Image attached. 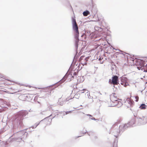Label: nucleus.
Listing matches in <instances>:
<instances>
[{
  "instance_id": "42",
  "label": "nucleus",
  "mask_w": 147,
  "mask_h": 147,
  "mask_svg": "<svg viewBox=\"0 0 147 147\" xmlns=\"http://www.w3.org/2000/svg\"><path fill=\"white\" fill-rule=\"evenodd\" d=\"M97 138V136H95V139H96Z\"/></svg>"
},
{
  "instance_id": "9",
  "label": "nucleus",
  "mask_w": 147,
  "mask_h": 147,
  "mask_svg": "<svg viewBox=\"0 0 147 147\" xmlns=\"http://www.w3.org/2000/svg\"><path fill=\"white\" fill-rule=\"evenodd\" d=\"M127 80L128 79L126 77H122L121 79V84L125 87L129 85L128 83L127 82Z\"/></svg>"
},
{
  "instance_id": "22",
  "label": "nucleus",
  "mask_w": 147,
  "mask_h": 147,
  "mask_svg": "<svg viewBox=\"0 0 147 147\" xmlns=\"http://www.w3.org/2000/svg\"><path fill=\"white\" fill-rule=\"evenodd\" d=\"M73 110H71V111H66V112H65L64 111V112H65V114L66 115H67L69 113H71L73 111Z\"/></svg>"
},
{
  "instance_id": "6",
  "label": "nucleus",
  "mask_w": 147,
  "mask_h": 147,
  "mask_svg": "<svg viewBox=\"0 0 147 147\" xmlns=\"http://www.w3.org/2000/svg\"><path fill=\"white\" fill-rule=\"evenodd\" d=\"M72 24L73 30L74 32V36L79 35L78 28L75 18H72Z\"/></svg>"
},
{
  "instance_id": "14",
  "label": "nucleus",
  "mask_w": 147,
  "mask_h": 147,
  "mask_svg": "<svg viewBox=\"0 0 147 147\" xmlns=\"http://www.w3.org/2000/svg\"><path fill=\"white\" fill-rule=\"evenodd\" d=\"M81 132L83 134H85L86 133H87L88 135L89 136H90L91 135H93V132L92 131H89L88 132L86 130H85V131H81Z\"/></svg>"
},
{
  "instance_id": "45",
  "label": "nucleus",
  "mask_w": 147,
  "mask_h": 147,
  "mask_svg": "<svg viewBox=\"0 0 147 147\" xmlns=\"http://www.w3.org/2000/svg\"><path fill=\"white\" fill-rule=\"evenodd\" d=\"M107 37V35H105V37Z\"/></svg>"
},
{
  "instance_id": "4",
  "label": "nucleus",
  "mask_w": 147,
  "mask_h": 147,
  "mask_svg": "<svg viewBox=\"0 0 147 147\" xmlns=\"http://www.w3.org/2000/svg\"><path fill=\"white\" fill-rule=\"evenodd\" d=\"M136 61L137 68L139 70H144V72H147V63L145 65L146 63L143 60L137 59Z\"/></svg>"
},
{
  "instance_id": "37",
  "label": "nucleus",
  "mask_w": 147,
  "mask_h": 147,
  "mask_svg": "<svg viewBox=\"0 0 147 147\" xmlns=\"http://www.w3.org/2000/svg\"><path fill=\"white\" fill-rule=\"evenodd\" d=\"M103 61H100V63L101 64L102 63H103Z\"/></svg>"
},
{
  "instance_id": "36",
  "label": "nucleus",
  "mask_w": 147,
  "mask_h": 147,
  "mask_svg": "<svg viewBox=\"0 0 147 147\" xmlns=\"http://www.w3.org/2000/svg\"><path fill=\"white\" fill-rule=\"evenodd\" d=\"M119 103V105H122V103L121 102H120Z\"/></svg>"
},
{
  "instance_id": "29",
  "label": "nucleus",
  "mask_w": 147,
  "mask_h": 147,
  "mask_svg": "<svg viewBox=\"0 0 147 147\" xmlns=\"http://www.w3.org/2000/svg\"><path fill=\"white\" fill-rule=\"evenodd\" d=\"M90 119H91L92 120H97L94 117H92V118L90 117Z\"/></svg>"
},
{
  "instance_id": "21",
  "label": "nucleus",
  "mask_w": 147,
  "mask_h": 147,
  "mask_svg": "<svg viewBox=\"0 0 147 147\" xmlns=\"http://www.w3.org/2000/svg\"><path fill=\"white\" fill-rule=\"evenodd\" d=\"M128 103L130 105L131 107H132L133 105L134 102L133 101H129L128 102Z\"/></svg>"
},
{
  "instance_id": "3",
  "label": "nucleus",
  "mask_w": 147,
  "mask_h": 147,
  "mask_svg": "<svg viewBox=\"0 0 147 147\" xmlns=\"http://www.w3.org/2000/svg\"><path fill=\"white\" fill-rule=\"evenodd\" d=\"M21 127L18 129L17 128L16 129L14 128L13 126L12 127V129H14V132H15L16 133L19 132L18 134H20V136L22 135V136H20L19 137H16L15 139L16 140H18L20 141V140H22L24 142V140H25L27 137L28 133L26 131V130L25 129L24 130H22L21 129Z\"/></svg>"
},
{
  "instance_id": "40",
  "label": "nucleus",
  "mask_w": 147,
  "mask_h": 147,
  "mask_svg": "<svg viewBox=\"0 0 147 147\" xmlns=\"http://www.w3.org/2000/svg\"><path fill=\"white\" fill-rule=\"evenodd\" d=\"M101 58L100 57L99 58L98 60L100 61V60H101Z\"/></svg>"
},
{
  "instance_id": "20",
  "label": "nucleus",
  "mask_w": 147,
  "mask_h": 147,
  "mask_svg": "<svg viewBox=\"0 0 147 147\" xmlns=\"http://www.w3.org/2000/svg\"><path fill=\"white\" fill-rule=\"evenodd\" d=\"M73 60H74V59ZM76 62V61H75V62H74V61H73L72 63H71V65H70V68H72V69H73L74 68V67L72 68V67L74 66V64H75Z\"/></svg>"
},
{
  "instance_id": "31",
  "label": "nucleus",
  "mask_w": 147,
  "mask_h": 147,
  "mask_svg": "<svg viewBox=\"0 0 147 147\" xmlns=\"http://www.w3.org/2000/svg\"><path fill=\"white\" fill-rule=\"evenodd\" d=\"M78 56H76V55H75L74 57V59L75 58L76 59H78Z\"/></svg>"
},
{
  "instance_id": "18",
  "label": "nucleus",
  "mask_w": 147,
  "mask_h": 147,
  "mask_svg": "<svg viewBox=\"0 0 147 147\" xmlns=\"http://www.w3.org/2000/svg\"><path fill=\"white\" fill-rule=\"evenodd\" d=\"M90 11L87 10H86L83 12V14L84 16H87L88 15L90 14Z\"/></svg>"
},
{
  "instance_id": "8",
  "label": "nucleus",
  "mask_w": 147,
  "mask_h": 147,
  "mask_svg": "<svg viewBox=\"0 0 147 147\" xmlns=\"http://www.w3.org/2000/svg\"><path fill=\"white\" fill-rule=\"evenodd\" d=\"M72 75L71 74L67 75V74H66L65 76L63 77V78L62 79H61L60 80L51 85L50 86H52L55 84L57 85V86H59L61 84L63 83L65 80L68 77V76H72Z\"/></svg>"
},
{
  "instance_id": "19",
  "label": "nucleus",
  "mask_w": 147,
  "mask_h": 147,
  "mask_svg": "<svg viewBox=\"0 0 147 147\" xmlns=\"http://www.w3.org/2000/svg\"><path fill=\"white\" fill-rule=\"evenodd\" d=\"M86 35L87 36H90L91 34V31H87L86 32Z\"/></svg>"
},
{
  "instance_id": "15",
  "label": "nucleus",
  "mask_w": 147,
  "mask_h": 147,
  "mask_svg": "<svg viewBox=\"0 0 147 147\" xmlns=\"http://www.w3.org/2000/svg\"><path fill=\"white\" fill-rule=\"evenodd\" d=\"M82 67H81L80 69H79V66L78 67V68L77 69H76L74 70V72L73 74L74 76H77L78 75V72L79 71L82 69Z\"/></svg>"
},
{
  "instance_id": "33",
  "label": "nucleus",
  "mask_w": 147,
  "mask_h": 147,
  "mask_svg": "<svg viewBox=\"0 0 147 147\" xmlns=\"http://www.w3.org/2000/svg\"><path fill=\"white\" fill-rule=\"evenodd\" d=\"M82 136H77L76 137V138H79V137H80Z\"/></svg>"
},
{
  "instance_id": "23",
  "label": "nucleus",
  "mask_w": 147,
  "mask_h": 147,
  "mask_svg": "<svg viewBox=\"0 0 147 147\" xmlns=\"http://www.w3.org/2000/svg\"><path fill=\"white\" fill-rule=\"evenodd\" d=\"M118 50L120 51V53H119V54H122L123 55H124V54L125 53V52H123L122 51H121L120 50H119V49H118Z\"/></svg>"
},
{
  "instance_id": "49",
  "label": "nucleus",
  "mask_w": 147,
  "mask_h": 147,
  "mask_svg": "<svg viewBox=\"0 0 147 147\" xmlns=\"http://www.w3.org/2000/svg\"><path fill=\"white\" fill-rule=\"evenodd\" d=\"M71 8L72 9V7L71 6Z\"/></svg>"
},
{
  "instance_id": "41",
  "label": "nucleus",
  "mask_w": 147,
  "mask_h": 147,
  "mask_svg": "<svg viewBox=\"0 0 147 147\" xmlns=\"http://www.w3.org/2000/svg\"><path fill=\"white\" fill-rule=\"evenodd\" d=\"M82 90H83V91H85L86 90H86L85 89H83Z\"/></svg>"
},
{
  "instance_id": "39",
  "label": "nucleus",
  "mask_w": 147,
  "mask_h": 147,
  "mask_svg": "<svg viewBox=\"0 0 147 147\" xmlns=\"http://www.w3.org/2000/svg\"><path fill=\"white\" fill-rule=\"evenodd\" d=\"M54 118V117H53V118H52V119H51V118H50V120L51 121H52V119H53V118Z\"/></svg>"
},
{
  "instance_id": "44",
  "label": "nucleus",
  "mask_w": 147,
  "mask_h": 147,
  "mask_svg": "<svg viewBox=\"0 0 147 147\" xmlns=\"http://www.w3.org/2000/svg\"><path fill=\"white\" fill-rule=\"evenodd\" d=\"M98 93H99V94H100V95H101V94H101V93H100V92H98Z\"/></svg>"
},
{
  "instance_id": "2",
  "label": "nucleus",
  "mask_w": 147,
  "mask_h": 147,
  "mask_svg": "<svg viewBox=\"0 0 147 147\" xmlns=\"http://www.w3.org/2000/svg\"><path fill=\"white\" fill-rule=\"evenodd\" d=\"M123 127L116 124L113 125L110 130L109 133L111 134L116 138L119 135L121 131L123 132Z\"/></svg>"
},
{
  "instance_id": "38",
  "label": "nucleus",
  "mask_w": 147,
  "mask_h": 147,
  "mask_svg": "<svg viewBox=\"0 0 147 147\" xmlns=\"http://www.w3.org/2000/svg\"><path fill=\"white\" fill-rule=\"evenodd\" d=\"M3 111L2 109H0V112H1Z\"/></svg>"
},
{
  "instance_id": "43",
  "label": "nucleus",
  "mask_w": 147,
  "mask_h": 147,
  "mask_svg": "<svg viewBox=\"0 0 147 147\" xmlns=\"http://www.w3.org/2000/svg\"><path fill=\"white\" fill-rule=\"evenodd\" d=\"M84 93V92H81V93Z\"/></svg>"
},
{
  "instance_id": "1",
  "label": "nucleus",
  "mask_w": 147,
  "mask_h": 147,
  "mask_svg": "<svg viewBox=\"0 0 147 147\" xmlns=\"http://www.w3.org/2000/svg\"><path fill=\"white\" fill-rule=\"evenodd\" d=\"M28 112L26 110H22L18 113L17 117L12 123L13 126L16 129L22 127L23 126L22 120L26 118V116L28 114Z\"/></svg>"
},
{
  "instance_id": "11",
  "label": "nucleus",
  "mask_w": 147,
  "mask_h": 147,
  "mask_svg": "<svg viewBox=\"0 0 147 147\" xmlns=\"http://www.w3.org/2000/svg\"><path fill=\"white\" fill-rule=\"evenodd\" d=\"M91 11L92 13L94 14V15L96 13L97 9L95 6L93 5L92 6Z\"/></svg>"
},
{
  "instance_id": "10",
  "label": "nucleus",
  "mask_w": 147,
  "mask_h": 147,
  "mask_svg": "<svg viewBox=\"0 0 147 147\" xmlns=\"http://www.w3.org/2000/svg\"><path fill=\"white\" fill-rule=\"evenodd\" d=\"M79 35L77 36H74V38H75V47L76 48V49L77 50L78 47V42H79Z\"/></svg>"
},
{
  "instance_id": "25",
  "label": "nucleus",
  "mask_w": 147,
  "mask_h": 147,
  "mask_svg": "<svg viewBox=\"0 0 147 147\" xmlns=\"http://www.w3.org/2000/svg\"><path fill=\"white\" fill-rule=\"evenodd\" d=\"M100 28V27H99L98 26H96L94 27V28H95V30H98V29H99Z\"/></svg>"
},
{
  "instance_id": "27",
  "label": "nucleus",
  "mask_w": 147,
  "mask_h": 147,
  "mask_svg": "<svg viewBox=\"0 0 147 147\" xmlns=\"http://www.w3.org/2000/svg\"><path fill=\"white\" fill-rule=\"evenodd\" d=\"M98 30V31L101 32L103 30L102 28L100 27L99 29H98V30Z\"/></svg>"
},
{
  "instance_id": "32",
  "label": "nucleus",
  "mask_w": 147,
  "mask_h": 147,
  "mask_svg": "<svg viewBox=\"0 0 147 147\" xmlns=\"http://www.w3.org/2000/svg\"><path fill=\"white\" fill-rule=\"evenodd\" d=\"M86 115L87 116H89L90 117H92V115H90V114H86Z\"/></svg>"
},
{
  "instance_id": "51",
  "label": "nucleus",
  "mask_w": 147,
  "mask_h": 147,
  "mask_svg": "<svg viewBox=\"0 0 147 147\" xmlns=\"http://www.w3.org/2000/svg\"><path fill=\"white\" fill-rule=\"evenodd\" d=\"M142 121H144V119H143Z\"/></svg>"
},
{
  "instance_id": "17",
  "label": "nucleus",
  "mask_w": 147,
  "mask_h": 147,
  "mask_svg": "<svg viewBox=\"0 0 147 147\" xmlns=\"http://www.w3.org/2000/svg\"><path fill=\"white\" fill-rule=\"evenodd\" d=\"M118 141L117 139H115L113 143L112 147H117Z\"/></svg>"
},
{
  "instance_id": "47",
  "label": "nucleus",
  "mask_w": 147,
  "mask_h": 147,
  "mask_svg": "<svg viewBox=\"0 0 147 147\" xmlns=\"http://www.w3.org/2000/svg\"><path fill=\"white\" fill-rule=\"evenodd\" d=\"M115 87H117V88H116V89H117V86H115Z\"/></svg>"
},
{
  "instance_id": "30",
  "label": "nucleus",
  "mask_w": 147,
  "mask_h": 147,
  "mask_svg": "<svg viewBox=\"0 0 147 147\" xmlns=\"http://www.w3.org/2000/svg\"><path fill=\"white\" fill-rule=\"evenodd\" d=\"M80 66H81V64L80 63L79 65H78V66L77 67L76 69H78V67L79 66V69H80L81 67H80Z\"/></svg>"
},
{
  "instance_id": "7",
  "label": "nucleus",
  "mask_w": 147,
  "mask_h": 147,
  "mask_svg": "<svg viewBox=\"0 0 147 147\" xmlns=\"http://www.w3.org/2000/svg\"><path fill=\"white\" fill-rule=\"evenodd\" d=\"M136 119L135 118L131 119L130 121L127 123L125 124L123 126V131L126 129L128 127H134L136 126Z\"/></svg>"
},
{
  "instance_id": "13",
  "label": "nucleus",
  "mask_w": 147,
  "mask_h": 147,
  "mask_svg": "<svg viewBox=\"0 0 147 147\" xmlns=\"http://www.w3.org/2000/svg\"><path fill=\"white\" fill-rule=\"evenodd\" d=\"M51 116V115H50L49 116H48V117H45V118L44 119L41 120L39 122H38V123H35L34 125V126H35V127H36L40 124V122L45 120H46V119H48V120L49 121V117H50Z\"/></svg>"
},
{
  "instance_id": "24",
  "label": "nucleus",
  "mask_w": 147,
  "mask_h": 147,
  "mask_svg": "<svg viewBox=\"0 0 147 147\" xmlns=\"http://www.w3.org/2000/svg\"><path fill=\"white\" fill-rule=\"evenodd\" d=\"M4 131H5L3 129L0 130V134H1Z\"/></svg>"
},
{
  "instance_id": "50",
  "label": "nucleus",
  "mask_w": 147,
  "mask_h": 147,
  "mask_svg": "<svg viewBox=\"0 0 147 147\" xmlns=\"http://www.w3.org/2000/svg\"><path fill=\"white\" fill-rule=\"evenodd\" d=\"M47 94L49 95L48 94Z\"/></svg>"
},
{
  "instance_id": "26",
  "label": "nucleus",
  "mask_w": 147,
  "mask_h": 147,
  "mask_svg": "<svg viewBox=\"0 0 147 147\" xmlns=\"http://www.w3.org/2000/svg\"><path fill=\"white\" fill-rule=\"evenodd\" d=\"M4 92H6L5 91L0 90V94H3Z\"/></svg>"
},
{
  "instance_id": "5",
  "label": "nucleus",
  "mask_w": 147,
  "mask_h": 147,
  "mask_svg": "<svg viewBox=\"0 0 147 147\" xmlns=\"http://www.w3.org/2000/svg\"><path fill=\"white\" fill-rule=\"evenodd\" d=\"M108 82L110 84L113 85V87L117 88L115 87V85H120L119 77L117 75H113L112 77V79H109Z\"/></svg>"
},
{
  "instance_id": "46",
  "label": "nucleus",
  "mask_w": 147,
  "mask_h": 147,
  "mask_svg": "<svg viewBox=\"0 0 147 147\" xmlns=\"http://www.w3.org/2000/svg\"><path fill=\"white\" fill-rule=\"evenodd\" d=\"M140 119H141V120H142V118H140Z\"/></svg>"
},
{
  "instance_id": "28",
  "label": "nucleus",
  "mask_w": 147,
  "mask_h": 147,
  "mask_svg": "<svg viewBox=\"0 0 147 147\" xmlns=\"http://www.w3.org/2000/svg\"><path fill=\"white\" fill-rule=\"evenodd\" d=\"M135 99H136V102H138V96H136L135 97Z\"/></svg>"
},
{
  "instance_id": "34",
  "label": "nucleus",
  "mask_w": 147,
  "mask_h": 147,
  "mask_svg": "<svg viewBox=\"0 0 147 147\" xmlns=\"http://www.w3.org/2000/svg\"><path fill=\"white\" fill-rule=\"evenodd\" d=\"M31 127H32V129H34L36 127H35V126H34V125L32 126Z\"/></svg>"
},
{
  "instance_id": "16",
  "label": "nucleus",
  "mask_w": 147,
  "mask_h": 147,
  "mask_svg": "<svg viewBox=\"0 0 147 147\" xmlns=\"http://www.w3.org/2000/svg\"><path fill=\"white\" fill-rule=\"evenodd\" d=\"M147 106L145 104L142 103L140 106L139 108L142 109H146Z\"/></svg>"
},
{
  "instance_id": "35",
  "label": "nucleus",
  "mask_w": 147,
  "mask_h": 147,
  "mask_svg": "<svg viewBox=\"0 0 147 147\" xmlns=\"http://www.w3.org/2000/svg\"><path fill=\"white\" fill-rule=\"evenodd\" d=\"M145 123H145L143 122V123H141L140 124H141V125H144V124H145Z\"/></svg>"
},
{
  "instance_id": "12",
  "label": "nucleus",
  "mask_w": 147,
  "mask_h": 147,
  "mask_svg": "<svg viewBox=\"0 0 147 147\" xmlns=\"http://www.w3.org/2000/svg\"><path fill=\"white\" fill-rule=\"evenodd\" d=\"M65 102V101L64 100H63L61 98H59V99L57 104L60 106H62Z\"/></svg>"
},
{
  "instance_id": "48",
  "label": "nucleus",
  "mask_w": 147,
  "mask_h": 147,
  "mask_svg": "<svg viewBox=\"0 0 147 147\" xmlns=\"http://www.w3.org/2000/svg\"><path fill=\"white\" fill-rule=\"evenodd\" d=\"M82 57H80V58H81Z\"/></svg>"
}]
</instances>
